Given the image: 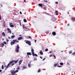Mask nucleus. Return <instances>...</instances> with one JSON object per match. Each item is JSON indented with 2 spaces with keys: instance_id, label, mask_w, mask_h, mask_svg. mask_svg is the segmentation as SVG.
Instances as JSON below:
<instances>
[{
  "instance_id": "1",
  "label": "nucleus",
  "mask_w": 75,
  "mask_h": 75,
  "mask_svg": "<svg viewBox=\"0 0 75 75\" xmlns=\"http://www.w3.org/2000/svg\"><path fill=\"white\" fill-rule=\"evenodd\" d=\"M31 52H32V54L33 56H35V57H38V55L37 54H34V49L33 48H31Z\"/></svg>"
},
{
  "instance_id": "2",
  "label": "nucleus",
  "mask_w": 75,
  "mask_h": 75,
  "mask_svg": "<svg viewBox=\"0 0 75 75\" xmlns=\"http://www.w3.org/2000/svg\"><path fill=\"white\" fill-rule=\"evenodd\" d=\"M20 49V47H19V45L18 44V45L16 46V49H15V51L16 53L18 52H19V50Z\"/></svg>"
},
{
  "instance_id": "3",
  "label": "nucleus",
  "mask_w": 75,
  "mask_h": 75,
  "mask_svg": "<svg viewBox=\"0 0 75 75\" xmlns=\"http://www.w3.org/2000/svg\"><path fill=\"white\" fill-rule=\"evenodd\" d=\"M14 62V61H12L11 62L9 63V64H8L7 66H5V68L6 67V68H8V66H9V65H10L11 64H13V62Z\"/></svg>"
},
{
  "instance_id": "4",
  "label": "nucleus",
  "mask_w": 75,
  "mask_h": 75,
  "mask_svg": "<svg viewBox=\"0 0 75 75\" xmlns=\"http://www.w3.org/2000/svg\"><path fill=\"white\" fill-rule=\"evenodd\" d=\"M16 40H13L11 42V45H14L15 44V43H16Z\"/></svg>"
},
{
  "instance_id": "5",
  "label": "nucleus",
  "mask_w": 75,
  "mask_h": 75,
  "mask_svg": "<svg viewBox=\"0 0 75 75\" xmlns=\"http://www.w3.org/2000/svg\"><path fill=\"white\" fill-rule=\"evenodd\" d=\"M26 44H28V45H31V42H30V41H28L27 40L26 42Z\"/></svg>"
},
{
  "instance_id": "6",
  "label": "nucleus",
  "mask_w": 75,
  "mask_h": 75,
  "mask_svg": "<svg viewBox=\"0 0 75 75\" xmlns=\"http://www.w3.org/2000/svg\"><path fill=\"white\" fill-rule=\"evenodd\" d=\"M11 72L13 75H14L16 74V72H15V71L14 70H12L11 71Z\"/></svg>"
},
{
  "instance_id": "7",
  "label": "nucleus",
  "mask_w": 75,
  "mask_h": 75,
  "mask_svg": "<svg viewBox=\"0 0 75 75\" xmlns=\"http://www.w3.org/2000/svg\"><path fill=\"white\" fill-rule=\"evenodd\" d=\"M7 30L8 33H10V34H11V31L10 29H9V28H7Z\"/></svg>"
},
{
  "instance_id": "8",
  "label": "nucleus",
  "mask_w": 75,
  "mask_h": 75,
  "mask_svg": "<svg viewBox=\"0 0 75 75\" xmlns=\"http://www.w3.org/2000/svg\"><path fill=\"white\" fill-rule=\"evenodd\" d=\"M22 39H23V37H19L18 38V40H21Z\"/></svg>"
},
{
  "instance_id": "9",
  "label": "nucleus",
  "mask_w": 75,
  "mask_h": 75,
  "mask_svg": "<svg viewBox=\"0 0 75 75\" xmlns=\"http://www.w3.org/2000/svg\"><path fill=\"white\" fill-rule=\"evenodd\" d=\"M22 62H23V60H20L18 64L21 65V63H22Z\"/></svg>"
},
{
  "instance_id": "10",
  "label": "nucleus",
  "mask_w": 75,
  "mask_h": 75,
  "mask_svg": "<svg viewBox=\"0 0 75 75\" xmlns=\"http://www.w3.org/2000/svg\"><path fill=\"white\" fill-rule=\"evenodd\" d=\"M19 60L18 59L17 60H16V61H14V60H13V61H14V62L15 63V64H17V62H18V60Z\"/></svg>"
},
{
  "instance_id": "11",
  "label": "nucleus",
  "mask_w": 75,
  "mask_h": 75,
  "mask_svg": "<svg viewBox=\"0 0 75 75\" xmlns=\"http://www.w3.org/2000/svg\"><path fill=\"white\" fill-rule=\"evenodd\" d=\"M27 55H31V52H27Z\"/></svg>"
},
{
  "instance_id": "12",
  "label": "nucleus",
  "mask_w": 75,
  "mask_h": 75,
  "mask_svg": "<svg viewBox=\"0 0 75 75\" xmlns=\"http://www.w3.org/2000/svg\"><path fill=\"white\" fill-rule=\"evenodd\" d=\"M39 6L40 7H42V4H38Z\"/></svg>"
},
{
  "instance_id": "13",
  "label": "nucleus",
  "mask_w": 75,
  "mask_h": 75,
  "mask_svg": "<svg viewBox=\"0 0 75 75\" xmlns=\"http://www.w3.org/2000/svg\"><path fill=\"white\" fill-rule=\"evenodd\" d=\"M52 34L53 35H56V33L55 32H53L52 33Z\"/></svg>"
},
{
  "instance_id": "14",
  "label": "nucleus",
  "mask_w": 75,
  "mask_h": 75,
  "mask_svg": "<svg viewBox=\"0 0 75 75\" xmlns=\"http://www.w3.org/2000/svg\"><path fill=\"white\" fill-rule=\"evenodd\" d=\"M26 68H27V67H25V65H23V69H22V70H23L24 69H26Z\"/></svg>"
},
{
  "instance_id": "15",
  "label": "nucleus",
  "mask_w": 75,
  "mask_h": 75,
  "mask_svg": "<svg viewBox=\"0 0 75 75\" xmlns=\"http://www.w3.org/2000/svg\"><path fill=\"white\" fill-rule=\"evenodd\" d=\"M40 55H43V52H42V50H41L40 52Z\"/></svg>"
},
{
  "instance_id": "16",
  "label": "nucleus",
  "mask_w": 75,
  "mask_h": 75,
  "mask_svg": "<svg viewBox=\"0 0 75 75\" xmlns=\"http://www.w3.org/2000/svg\"><path fill=\"white\" fill-rule=\"evenodd\" d=\"M24 28H25V29H27L26 30L27 31H29V30H30V29H29L27 28H26L25 26H24Z\"/></svg>"
},
{
  "instance_id": "17",
  "label": "nucleus",
  "mask_w": 75,
  "mask_h": 75,
  "mask_svg": "<svg viewBox=\"0 0 75 75\" xmlns=\"http://www.w3.org/2000/svg\"><path fill=\"white\" fill-rule=\"evenodd\" d=\"M1 47H4V44L3 43H1Z\"/></svg>"
},
{
  "instance_id": "18",
  "label": "nucleus",
  "mask_w": 75,
  "mask_h": 75,
  "mask_svg": "<svg viewBox=\"0 0 75 75\" xmlns=\"http://www.w3.org/2000/svg\"><path fill=\"white\" fill-rule=\"evenodd\" d=\"M2 34L3 36H5V35H6L4 32H2Z\"/></svg>"
},
{
  "instance_id": "19",
  "label": "nucleus",
  "mask_w": 75,
  "mask_h": 75,
  "mask_svg": "<svg viewBox=\"0 0 75 75\" xmlns=\"http://www.w3.org/2000/svg\"><path fill=\"white\" fill-rule=\"evenodd\" d=\"M72 20L73 21H75V17H72Z\"/></svg>"
},
{
  "instance_id": "20",
  "label": "nucleus",
  "mask_w": 75,
  "mask_h": 75,
  "mask_svg": "<svg viewBox=\"0 0 75 75\" xmlns=\"http://www.w3.org/2000/svg\"><path fill=\"white\" fill-rule=\"evenodd\" d=\"M16 36L15 35H12L11 36V38H12V39L13 38H14V37H15Z\"/></svg>"
},
{
  "instance_id": "21",
  "label": "nucleus",
  "mask_w": 75,
  "mask_h": 75,
  "mask_svg": "<svg viewBox=\"0 0 75 75\" xmlns=\"http://www.w3.org/2000/svg\"><path fill=\"white\" fill-rule=\"evenodd\" d=\"M60 65H64V63L62 62H61L60 63Z\"/></svg>"
},
{
  "instance_id": "22",
  "label": "nucleus",
  "mask_w": 75,
  "mask_h": 75,
  "mask_svg": "<svg viewBox=\"0 0 75 75\" xmlns=\"http://www.w3.org/2000/svg\"><path fill=\"white\" fill-rule=\"evenodd\" d=\"M23 21L25 23H26L27 22V20L25 19H23Z\"/></svg>"
},
{
  "instance_id": "23",
  "label": "nucleus",
  "mask_w": 75,
  "mask_h": 75,
  "mask_svg": "<svg viewBox=\"0 0 75 75\" xmlns=\"http://www.w3.org/2000/svg\"><path fill=\"white\" fill-rule=\"evenodd\" d=\"M10 26L11 27H14V25H10Z\"/></svg>"
},
{
  "instance_id": "24",
  "label": "nucleus",
  "mask_w": 75,
  "mask_h": 75,
  "mask_svg": "<svg viewBox=\"0 0 75 75\" xmlns=\"http://www.w3.org/2000/svg\"><path fill=\"white\" fill-rule=\"evenodd\" d=\"M3 44H4L6 45V44H7V43H6V42L4 41L3 42Z\"/></svg>"
},
{
  "instance_id": "25",
  "label": "nucleus",
  "mask_w": 75,
  "mask_h": 75,
  "mask_svg": "<svg viewBox=\"0 0 75 75\" xmlns=\"http://www.w3.org/2000/svg\"><path fill=\"white\" fill-rule=\"evenodd\" d=\"M31 64H28V67H30H30H31Z\"/></svg>"
},
{
  "instance_id": "26",
  "label": "nucleus",
  "mask_w": 75,
  "mask_h": 75,
  "mask_svg": "<svg viewBox=\"0 0 75 75\" xmlns=\"http://www.w3.org/2000/svg\"><path fill=\"white\" fill-rule=\"evenodd\" d=\"M43 9L44 10H47V8H46V7H44L43 8Z\"/></svg>"
},
{
  "instance_id": "27",
  "label": "nucleus",
  "mask_w": 75,
  "mask_h": 75,
  "mask_svg": "<svg viewBox=\"0 0 75 75\" xmlns=\"http://www.w3.org/2000/svg\"><path fill=\"white\" fill-rule=\"evenodd\" d=\"M12 24H13V23H12L11 22H10L9 23V25H12Z\"/></svg>"
},
{
  "instance_id": "28",
  "label": "nucleus",
  "mask_w": 75,
  "mask_h": 75,
  "mask_svg": "<svg viewBox=\"0 0 75 75\" xmlns=\"http://www.w3.org/2000/svg\"><path fill=\"white\" fill-rule=\"evenodd\" d=\"M15 73L16 72H18V70H17L16 71H15Z\"/></svg>"
},
{
  "instance_id": "29",
  "label": "nucleus",
  "mask_w": 75,
  "mask_h": 75,
  "mask_svg": "<svg viewBox=\"0 0 75 75\" xmlns=\"http://www.w3.org/2000/svg\"><path fill=\"white\" fill-rule=\"evenodd\" d=\"M48 51V49H46L45 50V51L46 52Z\"/></svg>"
},
{
  "instance_id": "30",
  "label": "nucleus",
  "mask_w": 75,
  "mask_h": 75,
  "mask_svg": "<svg viewBox=\"0 0 75 75\" xmlns=\"http://www.w3.org/2000/svg\"><path fill=\"white\" fill-rule=\"evenodd\" d=\"M58 12L57 11V16H58Z\"/></svg>"
},
{
  "instance_id": "31",
  "label": "nucleus",
  "mask_w": 75,
  "mask_h": 75,
  "mask_svg": "<svg viewBox=\"0 0 75 75\" xmlns=\"http://www.w3.org/2000/svg\"><path fill=\"white\" fill-rule=\"evenodd\" d=\"M40 71H41V70H40V69H39L38 70V72H40Z\"/></svg>"
},
{
  "instance_id": "32",
  "label": "nucleus",
  "mask_w": 75,
  "mask_h": 75,
  "mask_svg": "<svg viewBox=\"0 0 75 75\" xmlns=\"http://www.w3.org/2000/svg\"><path fill=\"white\" fill-rule=\"evenodd\" d=\"M2 69H4V66H3V65H2Z\"/></svg>"
},
{
  "instance_id": "33",
  "label": "nucleus",
  "mask_w": 75,
  "mask_h": 75,
  "mask_svg": "<svg viewBox=\"0 0 75 75\" xmlns=\"http://www.w3.org/2000/svg\"><path fill=\"white\" fill-rule=\"evenodd\" d=\"M17 70H19V69H20V67H18L17 68Z\"/></svg>"
},
{
  "instance_id": "34",
  "label": "nucleus",
  "mask_w": 75,
  "mask_h": 75,
  "mask_svg": "<svg viewBox=\"0 0 75 75\" xmlns=\"http://www.w3.org/2000/svg\"><path fill=\"white\" fill-rule=\"evenodd\" d=\"M37 60V58H36V57H35L34 59V61H35V60Z\"/></svg>"
},
{
  "instance_id": "35",
  "label": "nucleus",
  "mask_w": 75,
  "mask_h": 75,
  "mask_svg": "<svg viewBox=\"0 0 75 75\" xmlns=\"http://www.w3.org/2000/svg\"><path fill=\"white\" fill-rule=\"evenodd\" d=\"M71 53H72V51H69V54H71Z\"/></svg>"
},
{
  "instance_id": "36",
  "label": "nucleus",
  "mask_w": 75,
  "mask_h": 75,
  "mask_svg": "<svg viewBox=\"0 0 75 75\" xmlns=\"http://www.w3.org/2000/svg\"><path fill=\"white\" fill-rule=\"evenodd\" d=\"M43 1H45L46 3H48V1H47L44 0Z\"/></svg>"
},
{
  "instance_id": "37",
  "label": "nucleus",
  "mask_w": 75,
  "mask_h": 75,
  "mask_svg": "<svg viewBox=\"0 0 75 75\" xmlns=\"http://www.w3.org/2000/svg\"><path fill=\"white\" fill-rule=\"evenodd\" d=\"M57 66V64H55L54 65V67H56Z\"/></svg>"
},
{
  "instance_id": "38",
  "label": "nucleus",
  "mask_w": 75,
  "mask_h": 75,
  "mask_svg": "<svg viewBox=\"0 0 75 75\" xmlns=\"http://www.w3.org/2000/svg\"><path fill=\"white\" fill-rule=\"evenodd\" d=\"M72 55H75V52L72 53Z\"/></svg>"
},
{
  "instance_id": "39",
  "label": "nucleus",
  "mask_w": 75,
  "mask_h": 75,
  "mask_svg": "<svg viewBox=\"0 0 75 75\" xmlns=\"http://www.w3.org/2000/svg\"><path fill=\"white\" fill-rule=\"evenodd\" d=\"M53 56L54 57V58H56V57H55V56L54 55H53Z\"/></svg>"
},
{
  "instance_id": "40",
  "label": "nucleus",
  "mask_w": 75,
  "mask_h": 75,
  "mask_svg": "<svg viewBox=\"0 0 75 75\" xmlns=\"http://www.w3.org/2000/svg\"><path fill=\"white\" fill-rule=\"evenodd\" d=\"M58 67H59V68H61V67H62V66H58Z\"/></svg>"
},
{
  "instance_id": "41",
  "label": "nucleus",
  "mask_w": 75,
  "mask_h": 75,
  "mask_svg": "<svg viewBox=\"0 0 75 75\" xmlns=\"http://www.w3.org/2000/svg\"><path fill=\"white\" fill-rule=\"evenodd\" d=\"M46 33V34H48L49 33V32H47Z\"/></svg>"
},
{
  "instance_id": "42",
  "label": "nucleus",
  "mask_w": 75,
  "mask_h": 75,
  "mask_svg": "<svg viewBox=\"0 0 75 75\" xmlns=\"http://www.w3.org/2000/svg\"><path fill=\"white\" fill-rule=\"evenodd\" d=\"M14 64H15L14 63H13L12 64H11V66H13L14 65Z\"/></svg>"
},
{
  "instance_id": "43",
  "label": "nucleus",
  "mask_w": 75,
  "mask_h": 75,
  "mask_svg": "<svg viewBox=\"0 0 75 75\" xmlns=\"http://www.w3.org/2000/svg\"><path fill=\"white\" fill-rule=\"evenodd\" d=\"M1 20V15H0V20Z\"/></svg>"
},
{
  "instance_id": "44",
  "label": "nucleus",
  "mask_w": 75,
  "mask_h": 75,
  "mask_svg": "<svg viewBox=\"0 0 75 75\" xmlns=\"http://www.w3.org/2000/svg\"><path fill=\"white\" fill-rule=\"evenodd\" d=\"M16 42H19V41H18L16 40Z\"/></svg>"
},
{
  "instance_id": "45",
  "label": "nucleus",
  "mask_w": 75,
  "mask_h": 75,
  "mask_svg": "<svg viewBox=\"0 0 75 75\" xmlns=\"http://www.w3.org/2000/svg\"><path fill=\"white\" fill-rule=\"evenodd\" d=\"M45 58H44V59L42 60V61H44V60H45Z\"/></svg>"
},
{
  "instance_id": "46",
  "label": "nucleus",
  "mask_w": 75,
  "mask_h": 75,
  "mask_svg": "<svg viewBox=\"0 0 75 75\" xmlns=\"http://www.w3.org/2000/svg\"><path fill=\"white\" fill-rule=\"evenodd\" d=\"M20 13L21 14H22V13H21V12L20 11Z\"/></svg>"
},
{
  "instance_id": "47",
  "label": "nucleus",
  "mask_w": 75,
  "mask_h": 75,
  "mask_svg": "<svg viewBox=\"0 0 75 75\" xmlns=\"http://www.w3.org/2000/svg\"><path fill=\"white\" fill-rule=\"evenodd\" d=\"M6 41L7 42H8V41H9V40H8V39H7L6 40Z\"/></svg>"
},
{
  "instance_id": "48",
  "label": "nucleus",
  "mask_w": 75,
  "mask_h": 75,
  "mask_svg": "<svg viewBox=\"0 0 75 75\" xmlns=\"http://www.w3.org/2000/svg\"><path fill=\"white\" fill-rule=\"evenodd\" d=\"M29 37L31 39H32L31 38V36H29Z\"/></svg>"
},
{
  "instance_id": "49",
  "label": "nucleus",
  "mask_w": 75,
  "mask_h": 75,
  "mask_svg": "<svg viewBox=\"0 0 75 75\" xmlns=\"http://www.w3.org/2000/svg\"><path fill=\"white\" fill-rule=\"evenodd\" d=\"M1 71H2V70H0V72H1Z\"/></svg>"
},
{
  "instance_id": "50",
  "label": "nucleus",
  "mask_w": 75,
  "mask_h": 75,
  "mask_svg": "<svg viewBox=\"0 0 75 75\" xmlns=\"http://www.w3.org/2000/svg\"><path fill=\"white\" fill-rule=\"evenodd\" d=\"M50 57H52V54L50 55Z\"/></svg>"
},
{
  "instance_id": "51",
  "label": "nucleus",
  "mask_w": 75,
  "mask_h": 75,
  "mask_svg": "<svg viewBox=\"0 0 75 75\" xmlns=\"http://www.w3.org/2000/svg\"><path fill=\"white\" fill-rule=\"evenodd\" d=\"M37 41V40H35V42H36Z\"/></svg>"
},
{
  "instance_id": "52",
  "label": "nucleus",
  "mask_w": 75,
  "mask_h": 75,
  "mask_svg": "<svg viewBox=\"0 0 75 75\" xmlns=\"http://www.w3.org/2000/svg\"><path fill=\"white\" fill-rule=\"evenodd\" d=\"M8 38H9V39H10V37L9 36H8Z\"/></svg>"
},
{
  "instance_id": "53",
  "label": "nucleus",
  "mask_w": 75,
  "mask_h": 75,
  "mask_svg": "<svg viewBox=\"0 0 75 75\" xmlns=\"http://www.w3.org/2000/svg\"><path fill=\"white\" fill-rule=\"evenodd\" d=\"M40 58H41V59H42V57H40Z\"/></svg>"
},
{
  "instance_id": "54",
  "label": "nucleus",
  "mask_w": 75,
  "mask_h": 75,
  "mask_svg": "<svg viewBox=\"0 0 75 75\" xmlns=\"http://www.w3.org/2000/svg\"><path fill=\"white\" fill-rule=\"evenodd\" d=\"M67 25H68V26L69 25V23H68V24H67Z\"/></svg>"
},
{
  "instance_id": "55",
  "label": "nucleus",
  "mask_w": 75,
  "mask_h": 75,
  "mask_svg": "<svg viewBox=\"0 0 75 75\" xmlns=\"http://www.w3.org/2000/svg\"><path fill=\"white\" fill-rule=\"evenodd\" d=\"M50 53L51 54V53L52 52V51H50Z\"/></svg>"
},
{
  "instance_id": "56",
  "label": "nucleus",
  "mask_w": 75,
  "mask_h": 75,
  "mask_svg": "<svg viewBox=\"0 0 75 75\" xmlns=\"http://www.w3.org/2000/svg\"><path fill=\"white\" fill-rule=\"evenodd\" d=\"M1 7H3V6L1 5Z\"/></svg>"
},
{
  "instance_id": "57",
  "label": "nucleus",
  "mask_w": 75,
  "mask_h": 75,
  "mask_svg": "<svg viewBox=\"0 0 75 75\" xmlns=\"http://www.w3.org/2000/svg\"><path fill=\"white\" fill-rule=\"evenodd\" d=\"M27 56H28V58L29 57V56L28 55H27Z\"/></svg>"
},
{
  "instance_id": "58",
  "label": "nucleus",
  "mask_w": 75,
  "mask_h": 75,
  "mask_svg": "<svg viewBox=\"0 0 75 75\" xmlns=\"http://www.w3.org/2000/svg\"><path fill=\"white\" fill-rule=\"evenodd\" d=\"M19 35V36H21V35Z\"/></svg>"
},
{
  "instance_id": "59",
  "label": "nucleus",
  "mask_w": 75,
  "mask_h": 75,
  "mask_svg": "<svg viewBox=\"0 0 75 75\" xmlns=\"http://www.w3.org/2000/svg\"><path fill=\"white\" fill-rule=\"evenodd\" d=\"M20 25H21V22H20Z\"/></svg>"
},
{
  "instance_id": "60",
  "label": "nucleus",
  "mask_w": 75,
  "mask_h": 75,
  "mask_svg": "<svg viewBox=\"0 0 75 75\" xmlns=\"http://www.w3.org/2000/svg\"><path fill=\"white\" fill-rule=\"evenodd\" d=\"M55 13H57V11H56Z\"/></svg>"
},
{
  "instance_id": "61",
  "label": "nucleus",
  "mask_w": 75,
  "mask_h": 75,
  "mask_svg": "<svg viewBox=\"0 0 75 75\" xmlns=\"http://www.w3.org/2000/svg\"><path fill=\"white\" fill-rule=\"evenodd\" d=\"M58 4V2H57V4Z\"/></svg>"
},
{
  "instance_id": "62",
  "label": "nucleus",
  "mask_w": 75,
  "mask_h": 75,
  "mask_svg": "<svg viewBox=\"0 0 75 75\" xmlns=\"http://www.w3.org/2000/svg\"><path fill=\"white\" fill-rule=\"evenodd\" d=\"M25 0H24V2H25Z\"/></svg>"
},
{
  "instance_id": "63",
  "label": "nucleus",
  "mask_w": 75,
  "mask_h": 75,
  "mask_svg": "<svg viewBox=\"0 0 75 75\" xmlns=\"http://www.w3.org/2000/svg\"><path fill=\"white\" fill-rule=\"evenodd\" d=\"M61 52H63V51H61Z\"/></svg>"
},
{
  "instance_id": "64",
  "label": "nucleus",
  "mask_w": 75,
  "mask_h": 75,
  "mask_svg": "<svg viewBox=\"0 0 75 75\" xmlns=\"http://www.w3.org/2000/svg\"><path fill=\"white\" fill-rule=\"evenodd\" d=\"M55 3H56V4H57V2H55Z\"/></svg>"
}]
</instances>
